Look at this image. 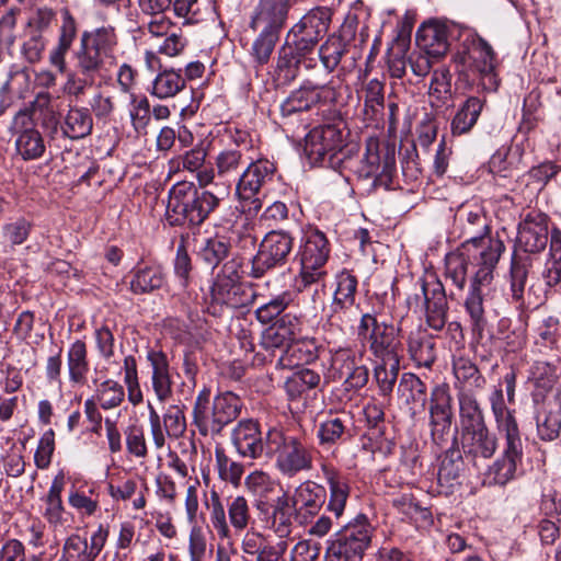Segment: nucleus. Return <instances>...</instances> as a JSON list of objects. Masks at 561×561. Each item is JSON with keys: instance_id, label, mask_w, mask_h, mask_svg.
Masks as SVG:
<instances>
[{"instance_id": "nucleus-1", "label": "nucleus", "mask_w": 561, "mask_h": 561, "mask_svg": "<svg viewBox=\"0 0 561 561\" xmlns=\"http://www.w3.org/2000/svg\"><path fill=\"white\" fill-rule=\"evenodd\" d=\"M320 471L328 486L305 481L299 484L293 494L291 502L296 517L300 524H308L319 515L323 505L335 519H340L346 508L351 486L348 479L329 460L320 462Z\"/></svg>"}, {"instance_id": "nucleus-2", "label": "nucleus", "mask_w": 561, "mask_h": 561, "mask_svg": "<svg viewBox=\"0 0 561 561\" xmlns=\"http://www.w3.org/2000/svg\"><path fill=\"white\" fill-rule=\"evenodd\" d=\"M221 198L193 182H179L169 193L167 216L171 225L201 226L220 205Z\"/></svg>"}, {"instance_id": "nucleus-3", "label": "nucleus", "mask_w": 561, "mask_h": 561, "mask_svg": "<svg viewBox=\"0 0 561 561\" xmlns=\"http://www.w3.org/2000/svg\"><path fill=\"white\" fill-rule=\"evenodd\" d=\"M241 409V399L234 393L222 392L210 400L209 389L204 388L195 399L192 423L202 436L214 437L239 416Z\"/></svg>"}, {"instance_id": "nucleus-4", "label": "nucleus", "mask_w": 561, "mask_h": 561, "mask_svg": "<svg viewBox=\"0 0 561 561\" xmlns=\"http://www.w3.org/2000/svg\"><path fill=\"white\" fill-rule=\"evenodd\" d=\"M494 419L497 432L505 443L502 455L484 472V483L505 485L516 477L517 467L523 459V444L514 410L494 415Z\"/></svg>"}, {"instance_id": "nucleus-5", "label": "nucleus", "mask_w": 561, "mask_h": 561, "mask_svg": "<svg viewBox=\"0 0 561 561\" xmlns=\"http://www.w3.org/2000/svg\"><path fill=\"white\" fill-rule=\"evenodd\" d=\"M266 455H274L276 468L289 478L313 467V447L304 437L285 434L276 427L266 433Z\"/></svg>"}, {"instance_id": "nucleus-6", "label": "nucleus", "mask_w": 561, "mask_h": 561, "mask_svg": "<svg viewBox=\"0 0 561 561\" xmlns=\"http://www.w3.org/2000/svg\"><path fill=\"white\" fill-rule=\"evenodd\" d=\"M374 528L364 514L343 526L329 542L325 561H362L370 547Z\"/></svg>"}, {"instance_id": "nucleus-7", "label": "nucleus", "mask_w": 561, "mask_h": 561, "mask_svg": "<svg viewBox=\"0 0 561 561\" xmlns=\"http://www.w3.org/2000/svg\"><path fill=\"white\" fill-rule=\"evenodd\" d=\"M504 250L503 241H492L489 248L481 252V265L476 272L469 296L465 302L466 310L470 316L472 330L479 334L484 331L486 325L482 287L492 282L493 271Z\"/></svg>"}, {"instance_id": "nucleus-8", "label": "nucleus", "mask_w": 561, "mask_h": 561, "mask_svg": "<svg viewBox=\"0 0 561 561\" xmlns=\"http://www.w3.org/2000/svg\"><path fill=\"white\" fill-rule=\"evenodd\" d=\"M357 334L368 341L369 351L376 360L401 359L402 343L399 329L393 324L379 322L375 314L364 313Z\"/></svg>"}, {"instance_id": "nucleus-9", "label": "nucleus", "mask_w": 561, "mask_h": 561, "mask_svg": "<svg viewBox=\"0 0 561 561\" xmlns=\"http://www.w3.org/2000/svg\"><path fill=\"white\" fill-rule=\"evenodd\" d=\"M407 304L414 312H425L427 324L440 331L446 324L447 298L443 284L438 279L422 280Z\"/></svg>"}, {"instance_id": "nucleus-10", "label": "nucleus", "mask_w": 561, "mask_h": 561, "mask_svg": "<svg viewBox=\"0 0 561 561\" xmlns=\"http://www.w3.org/2000/svg\"><path fill=\"white\" fill-rule=\"evenodd\" d=\"M343 134L334 125H322L312 128L305 138V153L312 164L335 168L342 161Z\"/></svg>"}, {"instance_id": "nucleus-11", "label": "nucleus", "mask_w": 561, "mask_h": 561, "mask_svg": "<svg viewBox=\"0 0 561 561\" xmlns=\"http://www.w3.org/2000/svg\"><path fill=\"white\" fill-rule=\"evenodd\" d=\"M329 254V241L324 233L319 230L309 231L299 250V276L304 286H310L324 279L327 275L324 265Z\"/></svg>"}, {"instance_id": "nucleus-12", "label": "nucleus", "mask_w": 561, "mask_h": 561, "mask_svg": "<svg viewBox=\"0 0 561 561\" xmlns=\"http://www.w3.org/2000/svg\"><path fill=\"white\" fill-rule=\"evenodd\" d=\"M331 12L327 8H314L307 12L287 32L286 39L291 47L306 55L311 53L329 30Z\"/></svg>"}, {"instance_id": "nucleus-13", "label": "nucleus", "mask_w": 561, "mask_h": 561, "mask_svg": "<svg viewBox=\"0 0 561 561\" xmlns=\"http://www.w3.org/2000/svg\"><path fill=\"white\" fill-rule=\"evenodd\" d=\"M294 238L284 230H272L265 234L252 260L251 276L261 278L267 271L283 266L293 250Z\"/></svg>"}, {"instance_id": "nucleus-14", "label": "nucleus", "mask_w": 561, "mask_h": 561, "mask_svg": "<svg viewBox=\"0 0 561 561\" xmlns=\"http://www.w3.org/2000/svg\"><path fill=\"white\" fill-rule=\"evenodd\" d=\"M357 278L348 271H342L336 275V288L331 305L329 321L341 329L351 327L358 314V306L355 305Z\"/></svg>"}, {"instance_id": "nucleus-15", "label": "nucleus", "mask_w": 561, "mask_h": 561, "mask_svg": "<svg viewBox=\"0 0 561 561\" xmlns=\"http://www.w3.org/2000/svg\"><path fill=\"white\" fill-rule=\"evenodd\" d=\"M15 138V150L24 161L39 159L45 152V141L26 110L19 111L10 126Z\"/></svg>"}, {"instance_id": "nucleus-16", "label": "nucleus", "mask_w": 561, "mask_h": 561, "mask_svg": "<svg viewBox=\"0 0 561 561\" xmlns=\"http://www.w3.org/2000/svg\"><path fill=\"white\" fill-rule=\"evenodd\" d=\"M428 412L432 440L436 445H442L446 442L454 419L453 398L447 385H439L433 389Z\"/></svg>"}, {"instance_id": "nucleus-17", "label": "nucleus", "mask_w": 561, "mask_h": 561, "mask_svg": "<svg viewBox=\"0 0 561 561\" xmlns=\"http://www.w3.org/2000/svg\"><path fill=\"white\" fill-rule=\"evenodd\" d=\"M238 278L234 271L229 275L219 274L210 289L213 304L230 309H239L250 305L253 300V293L239 283Z\"/></svg>"}, {"instance_id": "nucleus-18", "label": "nucleus", "mask_w": 561, "mask_h": 561, "mask_svg": "<svg viewBox=\"0 0 561 561\" xmlns=\"http://www.w3.org/2000/svg\"><path fill=\"white\" fill-rule=\"evenodd\" d=\"M460 443L466 459L477 468L497 449V437L486 425L460 433Z\"/></svg>"}, {"instance_id": "nucleus-19", "label": "nucleus", "mask_w": 561, "mask_h": 561, "mask_svg": "<svg viewBox=\"0 0 561 561\" xmlns=\"http://www.w3.org/2000/svg\"><path fill=\"white\" fill-rule=\"evenodd\" d=\"M275 171L276 168L270 160L249 158L245 169L239 176L237 194L242 199L254 197L273 180Z\"/></svg>"}, {"instance_id": "nucleus-20", "label": "nucleus", "mask_w": 561, "mask_h": 561, "mask_svg": "<svg viewBox=\"0 0 561 561\" xmlns=\"http://www.w3.org/2000/svg\"><path fill=\"white\" fill-rule=\"evenodd\" d=\"M231 442L239 456L257 459L266 454V436H262L260 424L252 420H241L231 433Z\"/></svg>"}, {"instance_id": "nucleus-21", "label": "nucleus", "mask_w": 561, "mask_h": 561, "mask_svg": "<svg viewBox=\"0 0 561 561\" xmlns=\"http://www.w3.org/2000/svg\"><path fill=\"white\" fill-rule=\"evenodd\" d=\"M470 58L471 68L480 77V87L483 91H495L499 87V79L495 73V53L491 45L483 38L473 43Z\"/></svg>"}, {"instance_id": "nucleus-22", "label": "nucleus", "mask_w": 561, "mask_h": 561, "mask_svg": "<svg viewBox=\"0 0 561 561\" xmlns=\"http://www.w3.org/2000/svg\"><path fill=\"white\" fill-rule=\"evenodd\" d=\"M489 224L486 216L479 208L470 210L466 214L462 231L467 240L462 243V248L468 254L471 250L479 253V264L481 265V252L489 248L492 241H501L497 238L488 237Z\"/></svg>"}, {"instance_id": "nucleus-23", "label": "nucleus", "mask_w": 561, "mask_h": 561, "mask_svg": "<svg viewBox=\"0 0 561 561\" xmlns=\"http://www.w3.org/2000/svg\"><path fill=\"white\" fill-rule=\"evenodd\" d=\"M300 319L291 313L283 314L276 322L266 329L262 336V345L266 350L288 347L301 333Z\"/></svg>"}, {"instance_id": "nucleus-24", "label": "nucleus", "mask_w": 561, "mask_h": 561, "mask_svg": "<svg viewBox=\"0 0 561 561\" xmlns=\"http://www.w3.org/2000/svg\"><path fill=\"white\" fill-rule=\"evenodd\" d=\"M290 9V0H260L251 19L250 27L253 31L260 27L282 32Z\"/></svg>"}, {"instance_id": "nucleus-25", "label": "nucleus", "mask_w": 561, "mask_h": 561, "mask_svg": "<svg viewBox=\"0 0 561 561\" xmlns=\"http://www.w3.org/2000/svg\"><path fill=\"white\" fill-rule=\"evenodd\" d=\"M147 359L150 363L151 387L160 403H164L173 396V378L167 355L161 351H149Z\"/></svg>"}, {"instance_id": "nucleus-26", "label": "nucleus", "mask_w": 561, "mask_h": 561, "mask_svg": "<svg viewBox=\"0 0 561 561\" xmlns=\"http://www.w3.org/2000/svg\"><path fill=\"white\" fill-rule=\"evenodd\" d=\"M537 431L545 440L558 437L561 430V401L558 396H548L537 407Z\"/></svg>"}, {"instance_id": "nucleus-27", "label": "nucleus", "mask_w": 561, "mask_h": 561, "mask_svg": "<svg viewBox=\"0 0 561 561\" xmlns=\"http://www.w3.org/2000/svg\"><path fill=\"white\" fill-rule=\"evenodd\" d=\"M416 43L434 58L444 56L448 50L446 26L437 22L424 23L416 32Z\"/></svg>"}, {"instance_id": "nucleus-28", "label": "nucleus", "mask_w": 561, "mask_h": 561, "mask_svg": "<svg viewBox=\"0 0 561 561\" xmlns=\"http://www.w3.org/2000/svg\"><path fill=\"white\" fill-rule=\"evenodd\" d=\"M323 89H325V84H311L308 82L298 90L293 91L280 104L283 116L309 111L321 101L320 90Z\"/></svg>"}, {"instance_id": "nucleus-29", "label": "nucleus", "mask_w": 561, "mask_h": 561, "mask_svg": "<svg viewBox=\"0 0 561 561\" xmlns=\"http://www.w3.org/2000/svg\"><path fill=\"white\" fill-rule=\"evenodd\" d=\"M248 146L243 142H236L234 147L225 148L215 158V170L218 176L224 179H236L240 170L247 165L249 158L245 157Z\"/></svg>"}, {"instance_id": "nucleus-30", "label": "nucleus", "mask_w": 561, "mask_h": 561, "mask_svg": "<svg viewBox=\"0 0 561 561\" xmlns=\"http://www.w3.org/2000/svg\"><path fill=\"white\" fill-rule=\"evenodd\" d=\"M426 390V385L416 375L407 373L401 376L398 392L409 407L412 417L425 409Z\"/></svg>"}, {"instance_id": "nucleus-31", "label": "nucleus", "mask_w": 561, "mask_h": 561, "mask_svg": "<svg viewBox=\"0 0 561 561\" xmlns=\"http://www.w3.org/2000/svg\"><path fill=\"white\" fill-rule=\"evenodd\" d=\"M77 36V26L73 18L66 13L60 27L57 45L49 51V64L57 69L59 73L67 70L66 55L70 50Z\"/></svg>"}, {"instance_id": "nucleus-32", "label": "nucleus", "mask_w": 561, "mask_h": 561, "mask_svg": "<svg viewBox=\"0 0 561 561\" xmlns=\"http://www.w3.org/2000/svg\"><path fill=\"white\" fill-rule=\"evenodd\" d=\"M93 129V118L87 107H70L61 123V133L71 140L88 137Z\"/></svg>"}, {"instance_id": "nucleus-33", "label": "nucleus", "mask_w": 561, "mask_h": 561, "mask_svg": "<svg viewBox=\"0 0 561 561\" xmlns=\"http://www.w3.org/2000/svg\"><path fill=\"white\" fill-rule=\"evenodd\" d=\"M518 241L525 252L538 253L548 242V228L542 221H535L530 216L519 225Z\"/></svg>"}, {"instance_id": "nucleus-34", "label": "nucleus", "mask_w": 561, "mask_h": 561, "mask_svg": "<svg viewBox=\"0 0 561 561\" xmlns=\"http://www.w3.org/2000/svg\"><path fill=\"white\" fill-rule=\"evenodd\" d=\"M460 433L485 426L483 412L470 389L458 392Z\"/></svg>"}, {"instance_id": "nucleus-35", "label": "nucleus", "mask_w": 561, "mask_h": 561, "mask_svg": "<svg viewBox=\"0 0 561 561\" xmlns=\"http://www.w3.org/2000/svg\"><path fill=\"white\" fill-rule=\"evenodd\" d=\"M165 284V273L157 265L137 268L129 283V289L135 295L150 294Z\"/></svg>"}, {"instance_id": "nucleus-36", "label": "nucleus", "mask_w": 561, "mask_h": 561, "mask_svg": "<svg viewBox=\"0 0 561 561\" xmlns=\"http://www.w3.org/2000/svg\"><path fill=\"white\" fill-rule=\"evenodd\" d=\"M485 100L478 96L468 98L465 103L458 108L456 115L451 121L453 135H463L469 133L477 124L478 118L482 112Z\"/></svg>"}, {"instance_id": "nucleus-37", "label": "nucleus", "mask_w": 561, "mask_h": 561, "mask_svg": "<svg viewBox=\"0 0 561 561\" xmlns=\"http://www.w3.org/2000/svg\"><path fill=\"white\" fill-rule=\"evenodd\" d=\"M80 42L110 60L113 58L117 46V36L114 27L101 26L92 31H84L81 34Z\"/></svg>"}, {"instance_id": "nucleus-38", "label": "nucleus", "mask_w": 561, "mask_h": 561, "mask_svg": "<svg viewBox=\"0 0 561 561\" xmlns=\"http://www.w3.org/2000/svg\"><path fill=\"white\" fill-rule=\"evenodd\" d=\"M305 56V53L297 51L289 42L285 41L276 59L275 73L277 80L284 83L293 81L298 75L299 64Z\"/></svg>"}, {"instance_id": "nucleus-39", "label": "nucleus", "mask_w": 561, "mask_h": 561, "mask_svg": "<svg viewBox=\"0 0 561 561\" xmlns=\"http://www.w3.org/2000/svg\"><path fill=\"white\" fill-rule=\"evenodd\" d=\"M470 257H473L480 268L479 253L474 250H471L468 254L461 247L459 252L450 253L446 256V277L459 289H463L466 285L468 261Z\"/></svg>"}, {"instance_id": "nucleus-40", "label": "nucleus", "mask_w": 561, "mask_h": 561, "mask_svg": "<svg viewBox=\"0 0 561 561\" xmlns=\"http://www.w3.org/2000/svg\"><path fill=\"white\" fill-rule=\"evenodd\" d=\"M257 36L254 38L249 49L250 57L256 67L266 65L279 39L280 32L260 27Z\"/></svg>"}, {"instance_id": "nucleus-41", "label": "nucleus", "mask_w": 561, "mask_h": 561, "mask_svg": "<svg viewBox=\"0 0 561 561\" xmlns=\"http://www.w3.org/2000/svg\"><path fill=\"white\" fill-rule=\"evenodd\" d=\"M69 379L73 383H83L89 371L88 348L82 340L75 341L67 352Z\"/></svg>"}, {"instance_id": "nucleus-42", "label": "nucleus", "mask_w": 561, "mask_h": 561, "mask_svg": "<svg viewBox=\"0 0 561 561\" xmlns=\"http://www.w3.org/2000/svg\"><path fill=\"white\" fill-rule=\"evenodd\" d=\"M320 381L321 376L317 371L310 368H301L286 379L284 388L289 400L294 401L301 399L306 392L317 388Z\"/></svg>"}, {"instance_id": "nucleus-43", "label": "nucleus", "mask_w": 561, "mask_h": 561, "mask_svg": "<svg viewBox=\"0 0 561 561\" xmlns=\"http://www.w3.org/2000/svg\"><path fill=\"white\" fill-rule=\"evenodd\" d=\"M351 424V417L345 413L332 416L320 423L318 428L320 445H333L343 439L344 435L348 434Z\"/></svg>"}, {"instance_id": "nucleus-44", "label": "nucleus", "mask_w": 561, "mask_h": 561, "mask_svg": "<svg viewBox=\"0 0 561 561\" xmlns=\"http://www.w3.org/2000/svg\"><path fill=\"white\" fill-rule=\"evenodd\" d=\"M230 248V239L216 234L205 240L199 248L198 255L204 263L214 268L228 256Z\"/></svg>"}, {"instance_id": "nucleus-45", "label": "nucleus", "mask_w": 561, "mask_h": 561, "mask_svg": "<svg viewBox=\"0 0 561 561\" xmlns=\"http://www.w3.org/2000/svg\"><path fill=\"white\" fill-rule=\"evenodd\" d=\"M185 88V79L173 69L161 71L153 80L151 94L158 99H168L176 95Z\"/></svg>"}, {"instance_id": "nucleus-46", "label": "nucleus", "mask_w": 561, "mask_h": 561, "mask_svg": "<svg viewBox=\"0 0 561 561\" xmlns=\"http://www.w3.org/2000/svg\"><path fill=\"white\" fill-rule=\"evenodd\" d=\"M463 468V460L460 450L456 448H449L445 451L438 473V483L442 486L450 488L457 482Z\"/></svg>"}, {"instance_id": "nucleus-47", "label": "nucleus", "mask_w": 561, "mask_h": 561, "mask_svg": "<svg viewBox=\"0 0 561 561\" xmlns=\"http://www.w3.org/2000/svg\"><path fill=\"white\" fill-rule=\"evenodd\" d=\"M542 277L549 287L561 284V231L554 229L550 239V253Z\"/></svg>"}, {"instance_id": "nucleus-48", "label": "nucleus", "mask_w": 561, "mask_h": 561, "mask_svg": "<svg viewBox=\"0 0 561 561\" xmlns=\"http://www.w3.org/2000/svg\"><path fill=\"white\" fill-rule=\"evenodd\" d=\"M409 353L419 366L431 367L436 359L435 343L430 335L424 333L409 337Z\"/></svg>"}, {"instance_id": "nucleus-49", "label": "nucleus", "mask_w": 561, "mask_h": 561, "mask_svg": "<svg viewBox=\"0 0 561 561\" xmlns=\"http://www.w3.org/2000/svg\"><path fill=\"white\" fill-rule=\"evenodd\" d=\"M400 370V359L377 360L374 368V380L379 392L383 397H389L393 391Z\"/></svg>"}, {"instance_id": "nucleus-50", "label": "nucleus", "mask_w": 561, "mask_h": 561, "mask_svg": "<svg viewBox=\"0 0 561 561\" xmlns=\"http://www.w3.org/2000/svg\"><path fill=\"white\" fill-rule=\"evenodd\" d=\"M64 489L62 478H55L48 493L45 497L44 517L54 526L61 525L64 522V505L61 492Z\"/></svg>"}, {"instance_id": "nucleus-51", "label": "nucleus", "mask_w": 561, "mask_h": 561, "mask_svg": "<svg viewBox=\"0 0 561 561\" xmlns=\"http://www.w3.org/2000/svg\"><path fill=\"white\" fill-rule=\"evenodd\" d=\"M453 369L457 383L462 385L460 389H466V387L481 389L484 387V377L470 359L465 357L456 358Z\"/></svg>"}, {"instance_id": "nucleus-52", "label": "nucleus", "mask_w": 561, "mask_h": 561, "mask_svg": "<svg viewBox=\"0 0 561 561\" xmlns=\"http://www.w3.org/2000/svg\"><path fill=\"white\" fill-rule=\"evenodd\" d=\"M286 356L293 366L310 364L319 356V346L314 339H297L286 348Z\"/></svg>"}, {"instance_id": "nucleus-53", "label": "nucleus", "mask_w": 561, "mask_h": 561, "mask_svg": "<svg viewBox=\"0 0 561 561\" xmlns=\"http://www.w3.org/2000/svg\"><path fill=\"white\" fill-rule=\"evenodd\" d=\"M209 520L220 539H229L231 530L227 522L226 508L217 491L211 490L209 501L206 502Z\"/></svg>"}, {"instance_id": "nucleus-54", "label": "nucleus", "mask_w": 561, "mask_h": 561, "mask_svg": "<svg viewBox=\"0 0 561 561\" xmlns=\"http://www.w3.org/2000/svg\"><path fill=\"white\" fill-rule=\"evenodd\" d=\"M76 61L80 75L95 76L103 69L108 59L80 42V47L76 51Z\"/></svg>"}, {"instance_id": "nucleus-55", "label": "nucleus", "mask_w": 561, "mask_h": 561, "mask_svg": "<svg viewBox=\"0 0 561 561\" xmlns=\"http://www.w3.org/2000/svg\"><path fill=\"white\" fill-rule=\"evenodd\" d=\"M530 263L526 259L513 256L510 271L512 298L520 302L524 299Z\"/></svg>"}, {"instance_id": "nucleus-56", "label": "nucleus", "mask_w": 561, "mask_h": 561, "mask_svg": "<svg viewBox=\"0 0 561 561\" xmlns=\"http://www.w3.org/2000/svg\"><path fill=\"white\" fill-rule=\"evenodd\" d=\"M94 398L102 409L111 410L124 401L125 390L117 381L107 379L98 386Z\"/></svg>"}, {"instance_id": "nucleus-57", "label": "nucleus", "mask_w": 561, "mask_h": 561, "mask_svg": "<svg viewBox=\"0 0 561 561\" xmlns=\"http://www.w3.org/2000/svg\"><path fill=\"white\" fill-rule=\"evenodd\" d=\"M346 53V44L341 37L330 36L319 49V57L328 72H332Z\"/></svg>"}, {"instance_id": "nucleus-58", "label": "nucleus", "mask_w": 561, "mask_h": 561, "mask_svg": "<svg viewBox=\"0 0 561 561\" xmlns=\"http://www.w3.org/2000/svg\"><path fill=\"white\" fill-rule=\"evenodd\" d=\"M165 434L173 439H179L186 432V417L184 407L179 404L169 405L161 419Z\"/></svg>"}, {"instance_id": "nucleus-59", "label": "nucleus", "mask_w": 561, "mask_h": 561, "mask_svg": "<svg viewBox=\"0 0 561 561\" xmlns=\"http://www.w3.org/2000/svg\"><path fill=\"white\" fill-rule=\"evenodd\" d=\"M215 456L220 479L238 486L244 472L243 465L230 459L222 448H216Z\"/></svg>"}, {"instance_id": "nucleus-60", "label": "nucleus", "mask_w": 561, "mask_h": 561, "mask_svg": "<svg viewBox=\"0 0 561 561\" xmlns=\"http://www.w3.org/2000/svg\"><path fill=\"white\" fill-rule=\"evenodd\" d=\"M383 104V84L377 79L368 81L364 89L365 115L370 119L375 118L381 114Z\"/></svg>"}, {"instance_id": "nucleus-61", "label": "nucleus", "mask_w": 561, "mask_h": 561, "mask_svg": "<svg viewBox=\"0 0 561 561\" xmlns=\"http://www.w3.org/2000/svg\"><path fill=\"white\" fill-rule=\"evenodd\" d=\"M358 362H362V358L357 356L355 351L350 347H340L337 350L331 351L328 377L334 380Z\"/></svg>"}, {"instance_id": "nucleus-62", "label": "nucleus", "mask_w": 561, "mask_h": 561, "mask_svg": "<svg viewBox=\"0 0 561 561\" xmlns=\"http://www.w3.org/2000/svg\"><path fill=\"white\" fill-rule=\"evenodd\" d=\"M229 523L236 531L244 530L251 520L250 507L244 496L231 497L227 504Z\"/></svg>"}, {"instance_id": "nucleus-63", "label": "nucleus", "mask_w": 561, "mask_h": 561, "mask_svg": "<svg viewBox=\"0 0 561 561\" xmlns=\"http://www.w3.org/2000/svg\"><path fill=\"white\" fill-rule=\"evenodd\" d=\"M291 301L293 298L290 293H282L256 309V319L263 324L270 323L277 318Z\"/></svg>"}, {"instance_id": "nucleus-64", "label": "nucleus", "mask_w": 561, "mask_h": 561, "mask_svg": "<svg viewBox=\"0 0 561 561\" xmlns=\"http://www.w3.org/2000/svg\"><path fill=\"white\" fill-rule=\"evenodd\" d=\"M65 561H94L95 558L89 549V542L79 535H71L62 548Z\"/></svg>"}]
</instances>
